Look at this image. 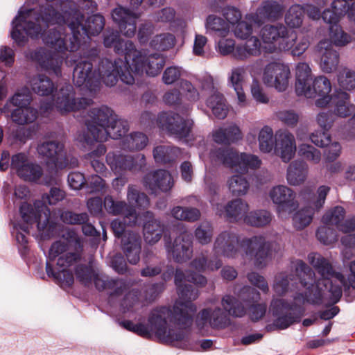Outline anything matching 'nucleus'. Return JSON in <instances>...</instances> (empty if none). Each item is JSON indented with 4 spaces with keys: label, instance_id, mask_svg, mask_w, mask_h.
<instances>
[{
    "label": "nucleus",
    "instance_id": "f257e3e1",
    "mask_svg": "<svg viewBox=\"0 0 355 355\" xmlns=\"http://www.w3.org/2000/svg\"><path fill=\"white\" fill-rule=\"evenodd\" d=\"M308 260L321 276L317 282L313 270L302 260L296 261L295 273L281 272L275 277L273 289L278 295L294 291L300 285L306 288L304 293H296L291 302L285 299L272 300L270 311L276 318L273 325L278 329H286L300 322L306 302L334 305L342 297L343 288L347 284L344 275L336 271L331 262L319 253L309 254Z\"/></svg>",
    "mask_w": 355,
    "mask_h": 355
},
{
    "label": "nucleus",
    "instance_id": "f03ea898",
    "mask_svg": "<svg viewBox=\"0 0 355 355\" xmlns=\"http://www.w3.org/2000/svg\"><path fill=\"white\" fill-rule=\"evenodd\" d=\"M100 50L91 48L83 54H73L71 61L74 64L73 82L78 87H83L90 91H96L101 81L108 87H112L120 79L127 85L134 84V78L130 71L122 72L124 62L121 58L114 61L108 58H99Z\"/></svg>",
    "mask_w": 355,
    "mask_h": 355
},
{
    "label": "nucleus",
    "instance_id": "7ed1b4c3",
    "mask_svg": "<svg viewBox=\"0 0 355 355\" xmlns=\"http://www.w3.org/2000/svg\"><path fill=\"white\" fill-rule=\"evenodd\" d=\"M177 293L181 301L176 302L173 309L166 306L154 309L149 322L159 336L182 340L185 336L183 329L190 327L193 323L196 306L192 302L198 298L199 291L187 284L178 288Z\"/></svg>",
    "mask_w": 355,
    "mask_h": 355
},
{
    "label": "nucleus",
    "instance_id": "20e7f679",
    "mask_svg": "<svg viewBox=\"0 0 355 355\" xmlns=\"http://www.w3.org/2000/svg\"><path fill=\"white\" fill-rule=\"evenodd\" d=\"M58 7L62 13L52 5H47L39 10L27 9L19 10L18 15L12 21L11 37L18 46H23L28 37L37 39L42 34V22L46 27L50 25H67L71 22L69 17H73L74 5L70 0H58Z\"/></svg>",
    "mask_w": 355,
    "mask_h": 355
},
{
    "label": "nucleus",
    "instance_id": "39448f33",
    "mask_svg": "<svg viewBox=\"0 0 355 355\" xmlns=\"http://www.w3.org/2000/svg\"><path fill=\"white\" fill-rule=\"evenodd\" d=\"M62 237V241H55L49 249L46 272L61 286H70L73 284L74 277L69 267L80 260L79 252L83 250V245L73 230H66Z\"/></svg>",
    "mask_w": 355,
    "mask_h": 355
},
{
    "label": "nucleus",
    "instance_id": "423d86ee",
    "mask_svg": "<svg viewBox=\"0 0 355 355\" xmlns=\"http://www.w3.org/2000/svg\"><path fill=\"white\" fill-rule=\"evenodd\" d=\"M19 211L24 223L15 224L13 233L15 234L19 252L24 258L29 252L27 236L32 225L36 224L39 234L43 239H49L55 236L60 225L51 219L50 209L40 200H35L33 205L28 202L21 203Z\"/></svg>",
    "mask_w": 355,
    "mask_h": 355
},
{
    "label": "nucleus",
    "instance_id": "0eeeda50",
    "mask_svg": "<svg viewBox=\"0 0 355 355\" xmlns=\"http://www.w3.org/2000/svg\"><path fill=\"white\" fill-rule=\"evenodd\" d=\"M43 42L57 52H53L44 47H38L31 50L27 58L35 62L37 67L50 74L57 77L62 76V65L64 57L58 53H65L67 51L75 52L78 49H72L71 46L75 40L71 33L69 40L67 36L60 31V28H53L47 32L40 35Z\"/></svg>",
    "mask_w": 355,
    "mask_h": 355
},
{
    "label": "nucleus",
    "instance_id": "6e6552de",
    "mask_svg": "<svg viewBox=\"0 0 355 355\" xmlns=\"http://www.w3.org/2000/svg\"><path fill=\"white\" fill-rule=\"evenodd\" d=\"M331 91L330 80L324 76H319L313 80L311 77V70L305 62L299 63L296 67L295 92L297 96H304L313 98L320 96L315 101V105L319 107L327 106L333 95H329Z\"/></svg>",
    "mask_w": 355,
    "mask_h": 355
},
{
    "label": "nucleus",
    "instance_id": "1a4fd4ad",
    "mask_svg": "<svg viewBox=\"0 0 355 355\" xmlns=\"http://www.w3.org/2000/svg\"><path fill=\"white\" fill-rule=\"evenodd\" d=\"M75 275L76 279L85 286H89L94 282L98 291H107L109 303L126 293L132 285L128 278H112L107 275H100L92 266L87 264L77 265Z\"/></svg>",
    "mask_w": 355,
    "mask_h": 355
},
{
    "label": "nucleus",
    "instance_id": "9d476101",
    "mask_svg": "<svg viewBox=\"0 0 355 355\" xmlns=\"http://www.w3.org/2000/svg\"><path fill=\"white\" fill-rule=\"evenodd\" d=\"M220 306L208 307L200 311L198 325L208 324L212 329H224L231 324L230 316L242 318L246 309L243 303L235 297L226 295L221 300Z\"/></svg>",
    "mask_w": 355,
    "mask_h": 355
},
{
    "label": "nucleus",
    "instance_id": "9b49d317",
    "mask_svg": "<svg viewBox=\"0 0 355 355\" xmlns=\"http://www.w3.org/2000/svg\"><path fill=\"white\" fill-rule=\"evenodd\" d=\"M258 141L261 152L270 153L275 149L285 163L289 162L295 154V139L289 132H277L274 137L272 129L266 125L259 131Z\"/></svg>",
    "mask_w": 355,
    "mask_h": 355
},
{
    "label": "nucleus",
    "instance_id": "f8f14e48",
    "mask_svg": "<svg viewBox=\"0 0 355 355\" xmlns=\"http://www.w3.org/2000/svg\"><path fill=\"white\" fill-rule=\"evenodd\" d=\"M37 153L40 157L45 159L46 165L52 170L50 175L44 177L42 183L45 185H51L56 183L55 178L53 173H56L58 169H63L69 165L75 166L78 163L76 158L69 161L64 146L58 141H46L38 145Z\"/></svg>",
    "mask_w": 355,
    "mask_h": 355
},
{
    "label": "nucleus",
    "instance_id": "ddd939ff",
    "mask_svg": "<svg viewBox=\"0 0 355 355\" xmlns=\"http://www.w3.org/2000/svg\"><path fill=\"white\" fill-rule=\"evenodd\" d=\"M139 225H130L123 219L115 218L110 224L114 236L121 239V249L128 260L132 265H136L140 260L141 250V241L140 236L132 232L125 230L126 226H139Z\"/></svg>",
    "mask_w": 355,
    "mask_h": 355
},
{
    "label": "nucleus",
    "instance_id": "4468645a",
    "mask_svg": "<svg viewBox=\"0 0 355 355\" xmlns=\"http://www.w3.org/2000/svg\"><path fill=\"white\" fill-rule=\"evenodd\" d=\"M210 157L216 162L220 163L229 168L238 167L242 173L248 169H256L261 166V161L258 156L245 153H239L238 151L227 147H219L212 149Z\"/></svg>",
    "mask_w": 355,
    "mask_h": 355
},
{
    "label": "nucleus",
    "instance_id": "2eb2a0df",
    "mask_svg": "<svg viewBox=\"0 0 355 355\" xmlns=\"http://www.w3.org/2000/svg\"><path fill=\"white\" fill-rule=\"evenodd\" d=\"M73 19L69 24V28L75 40L72 49H78L80 44V37L84 35L89 37L98 35L105 26V19L100 14L89 16L83 23L84 15L74 10Z\"/></svg>",
    "mask_w": 355,
    "mask_h": 355
},
{
    "label": "nucleus",
    "instance_id": "dca6fc26",
    "mask_svg": "<svg viewBox=\"0 0 355 355\" xmlns=\"http://www.w3.org/2000/svg\"><path fill=\"white\" fill-rule=\"evenodd\" d=\"M159 127L166 131L168 135L178 139H187L190 137L194 125L193 119L182 117L173 112H162L157 116Z\"/></svg>",
    "mask_w": 355,
    "mask_h": 355
},
{
    "label": "nucleus",
    "instance_id": "f3484780",
    "mask_svg": "<svg viewBox=\"0 0 355 355\" xmlns=\"http://www.w3.org/2000/svg\"><path fill=\"white\" fill-rule=\"evenodd\" d=\"M136 51L138 55L135 56V53H132L130 62L127 63V68L132 76H133L132 73L142 74L145 72L148 76L155 77L161 72L165 64V60L159 53L146 56L137 49ZM133 78L135 79V78Z\"/></svg>",
    "mask_w": 355,
    "mask_h": 355
},
{
    "label": "nucleus",
    "instance_id": "a211bd4d",
    "mask_svg": "<svg viewBox=\"0 0 355 355\" xmlns=\"http://www.w3.org/2000/svg\"><path fill=\"white\" fill-rule=\"evenodd\" d=\"M241 246L247 256L254 258V266L257 268L265 267L272 258V250L270 242L266 240L263 236H254L245 238L241 242Z\"/></svg>",
    "mask_w": 355,
    "mask_h": 355
},
{
    "label": "nucleus",
    "instance_id": "6ab92c4d",
    "mask_svg": "<svg viewBox=\"0 0 355 355\" xmlns=\"http://www.w3.org/2000/svg\"><path fill=\"white\" fill-rule=\"evenodd\" d=\"M53 101L55 108L61 114L84 110L93 103V101L88 98H76V93L71 85L62 87L56 93Z\"/></svg>",
    "mask_w": 355,
    "mask_h": 355
},
{
    "label": "nucleus",
    "instance_id": "aec40b11",
    "mask_svg": "<svg viewBox=\"0 0 355 355\" xmlns=\"http://www.w3.org/2000/svg\"><path fill=\"white\" fill-rule=\"evenodd\" d=\"M106 162L116 173H122L128 171L133 173L142 172L146 166V159L144 154L125 155L109 153Z\"/></svg>",
    "mask_w": 355,
    "mask_h": 355
},
{
    "label": "nucleus",
    "instance_id": "412c9836",
    "mask_svg": "<svg viewBox=\"0 0 355 355\" xmlns=\"http://www.w3.org/2000/svg\"><path fill=\"white\" fill-rule=\"evenodd\" d=\"M103 44L106 48H112L116 54L124 55L125 60H122L125 67L121 71L122 72L129 71L127 63L130 62V55H132L131 53H135V55H138L133 42L123 40L118 31L107 28L103 33Z\"/></svg>",
    "mask_w": 355,
    "mask_h": 355
},
{
    "label": "nucleus",
    "instance_id": "4be33fe9",
    "mask_svg": "<svg viewBox=\"0 0 355 355\" xmlns=\"http://www.w3.org/2000/svg\"><path fill=\"white\" fill-rule=\"evenodd\" d=\"M11 166L17 175L26 182L38 183L43 176L42 166L28 160L25 153H18L12 157Z\"/></svg>",
    "mask_w": 355,
    "mask_h": 355
},
{
    "label": "nucleus",
    "instance_id": "5701e85b",
    "mask_svg": "<svg viewBox=\"0 0 355 355\" xmlns=\"http://www.w3.org/2000/svg\"><path fill=\"white\" fill-rule=\"evenodd\" d=\"M164 241L166 251L174 261L183 263L191 259L193 253L191 235L181 234L175 239L173 243L171 241V236L165 235Z\"/></svg>",
    "mask_w": 355,
    "mask_h": 355
},
{
    "label": "nucleus",
    "instance_id": "b1692460",
    "mask_svg": "<svg viewBox=\"0 0 355 355\" xmlns=\"http://www.w3.org/2000/svg\"><path fill=\"white\" fill-rule=\"evenodd\" d=\"M290 70L281 63L271 62L266 65L263 72V81L266 85L274 87L279 92H284L288 85Z\"/></svg>",
    "mask_w": 355,
    "mask_h": 355
},
{
    "label": "nucleus",
    "instance_id": "393cba45",
    "mask_svg": "<svg viewBox=\"0 0 355 355\" xmlns=\"http://www.w3.org/2000/svg\"><path fill=\"white\" fill-rule=\"evenodd\" d=\"M112 17L120 32L125 37H132L135 35L136 23L139 17V14L130 8L119 6L112 10Z\"/></svg>",
    "mask_w": 355,
    "mask_h": 355
},
{
    "label": "nucleus",
    "instance_id": "a878e982",
    "mask_svg": "<svg viewBox=\"0 0 355 355\" xmlns=\"http://www.w3.org/2000/svg\"><path fill=\"white\" fill-rule=\"evenodd\" d=\"M142 182L144 187L153 194L159 191L166 193L172 189L174 184L171 173L164 169L148 173L143 178Z\"/></svg>",
    "mask_w": 355,
    "mask_h": 355
},
{
    "label": "nucleus",
    "instance_id": "bb28decb",
    "mask_svg": "<svg viewBox=\"0 0 355 355\" xmlns=\"http://www.w3.org/2000/svg\"><path fill=\"white\" fill-rule=\"evenodd\" d=\"M103 207L111 215H125V220L130 225H139L141 222L139 214L125 201L115 200L111 196H106L104 198Z\"/></svg>",
    "mask_w": 355,
    "mask_h": 355
},
{
    "label": "nucleus",
    "instance_id": "cd10ccee",
    "mask_svg": "<svg viewBox=\"0 0 355 355\" xmlns=\"http://www.w3.org/2000/svg\"><path fill=\"white\" fill-rule=\"evenodd\" d=\"M94 131V141L97 142H103L108 138L119 139L124 136L129 130L130 126L127 120L118 119L115 115L111 122L105 129L98 130L92 125H89Z\"/></svg>",
    "mask_w": 355,
    "mask_h": 355
},
{
    "label": "nucleus",
    "instance_id": "c85d7f7f",
    "mask_svg": "<svg viewBox=\"0 0 355 355\" xmlns=\"http://www.w3.org/2000/svg\"><path fill=\"white\" fill-rule=\"evenodd\" d=\"M295 193L286 186L275 187L270 191V197L277 205L278 211L291 213L298 206L295 200Z\"/></svg>",
    "mask_w": 355,
    "mask_h": 355
},
{
    "label": "nucleus",
    "instance_id": "c756f323",
    "mask_svg": "<svg viewBox=\"0 0 355 355\" xmlns=\"http://www.w3.org/2000/svg\"><path fill=\"white\" fill-rule=\"evenodd\" d=\"M116 114L114 111L106 105L94 107L88 112V119L85 121L88 134L92 136V140L94 141V131L89 125H92L98 130L105 129Z\"/></svg>",
    "mask_w": 355,
    "mask_h": 355
},
{
    "label": "nucleus",
    "instance_id": "7c9ffc66",
    "mask_svg": "<svg viewBox=\"0 0 355 355\" xmlns=\"http://www.w3.org/2000/svg\"><path fill=\"white\" fill-rule=\"evenodd\" d=\"M261 36L265 43H273L279 41L278 48L286 51L292 47V40L288 39L287 28L283 24L266 25L261 29Z\"/></svg>",
    "mask_w": 355,
    "mask_h": 355
},
{
    "label": "nucleus",
    "instance_id": "2f4dec72",
    "mask_svg": "<svg viewBox=\"0 0 355 355\" xmlns=\"http://www.w3.org/2000/svg\"><path fill=\"white\" fill-rule=\"evenodd\" d=\"M317 122L322 130L313 132L310 139L315 146L324 148L331 143L329 130L335 122V115L331 112H321L317 116Z\"/></svg>",
    "mask_w": 355,
    "mask_h": 355
},
{
    "label": "nucleus",
    "instance_id": "473e14b6",
    "mask_svg": "<svg viewBox=\"0 0 355 355\" xmlns=\"http://www.w3.org/2000/svg\"><path fill=\"white\" fill-rule=\"evenodd\" d=\"M141 223L143 224L144 237L146 243L155 244L162 238L164 232V225L155 218L154 214L150 211H145L141 214Z\"/></svg>",
    "mask_w": 355,
    "mask_h": 355
},
{
    "label": "nucleus",
    "instance_id": "72a5a7b5",
    "mask_svg": "<svg viewBox=\"0 0 355 355\" xmlns=\"http://www.w3.org/2000/svg\"><path fill=\"white\" fill-rule=\"evenodd\" d=\"M317 48L320 56V67L322 71L324 73L334 71L339 64V53L328 40L320 41Z\"/></svg>",
    "mask_w": 355,
    "mask_h": 355
},
{
    "label": "nucleus",
    "instance_id": "f704fd0d",
    "mask_svg": "<svg viewBox=\"0 0 355 355\" xmlns=\"http://www.w3.org/2000/svg\"><path fill=\"white\" fill-rule=\"evenodd\" d=\"M239 237L231 231H223L218 235L214 244L215 254L234 257L237 254Z\"/></svg>",
    "mask_w": 355,
    "mask_h": 355
},
{
    "label": "nucleus",
    "instance_id": "c9c22d12",
    "mask_svg": "<svg viewBox=\"0 0 355 355\" xmlns=\"http://www.w3.org/2000/svg\"><path fill=\"white\" fill-rule=\"evenodd\" d=\"M327 105L334 108V112L327 111V112L334 114L335 120L337 116L345 118L349 116L355 109V107L349 103V94L343 91H336Z\"/></svg>",
    "mask_w": 355,
    "mask_h": 355
},
{
    "label": "nucleus",
    "instance_id": "e433bc0d",
    "mask_svg": "<svg viewBox=\"0 0 355 355\" xmlns=\"http://www.w3.org/2000/svg\"><path fill=\"white\" fill-rule=\"evenodd\" d=\"M212 137L218 144H230L241 139V132L237 125H230L213 131Z\"/></svg>",
    "mask_w": 355,
    "mask_h": 355
},
{
    "label": "nucleus",
    "instance_id": "4c0bfd02",
    "mask_svg": "<svg viewBox=\"0 0 355 355\" xmlns=\"http://www.w3.org/2000/svg\"><path fill=\"white\" fill-rule=\"evenodd\" d=\"M207 278L201 274L192 270H182L176 268L174 274V282L177 289L187 284L186 282L193 283L195 285L203 287L207 284Z\"/></svg>",
    "mask_w": 355,
    "mask_h": 355
},
{
    "label": "nucleus",
    "instance_id": "58836bf2",
    "mask_svg": "<svg viewBox=\"0 0 355 355\" xmlns=\"http://www.w3.org/2000/svg\"><path fill=\"white\" fill-rule=\"evenodd\" d=\"M307 173V164L304 161L295 160L288 167L286 179L291 185H298L304 182Z\"/></svg>",
    "mask_w": 355,
    "mask_h": 355
},
{
    "label": "nucleus",
    "instance_id": "ea45409f",
    "mask_svg": "<svg viewBox=\"0 0 355 355\" xmlns=\"http://www.w3.org/2000/svg\"><path fill=\"white\" fill-rule=\"evenodd\" d=\"M206 105L216 118L223 119L227 116L228 105L225 96L220 92H215L209 95L206 101Z\"/></svg>",
    "mask_w": 355,
    "mask_h": 355
},
{
    "label": "nucleus",
    "instance_id": "a19ab883",
    "mask_svg": "<svg viewBox=\"0 0 355 355\" xmlns=\"http://www.w3.org/2000/svg\"><path fill=\"white\" fill-rule=\"evenodd\" d=\"M30 85L34 93L42 96H50L56 89L52 80L43 74L33 77L30 81Z\"/></svg>",
    "mask_w": 355,
    "mask_h": 355
},
{
    "label": "nucleus",
    "instance_id": "79ce46f5",
    "mask_svg": "<svg viewBox=\"0 0 355 355\" xmlns=\"http://www.w3.org/2000/svg\"><path fill=\"white\" fill-rule=\"evenodd\" d=\"M346 11L345 2L333 1L331 8L325 9L320 16L323 21L329 24L330 26L338 24L340 18L346 14Z\"/></svg>",
    "mask_w": 355,
    "mask_h": 355
},
{
    "label": "nucleus",
    "instance_id": "37998d69",
    "mask_svg": "<svg viewBox=\"0 0 355 355\" xmlns=\"http://www.w3.org/2000/svg\"><path fill=\"white\" fill-rule=\"evenodd\" d=\"M180 153L178 147L160 145L153 149V157L157 163L168 164L175 161Z\"/></svg>",
    "mask_w": 355,
    "mask_h": 355
},
{
    "label": "nucleus",
    "instance_id": "c03bdc74",
    "mask_svg": "<svg viewBox=\"0 0 355 355\" xmlns=\"http://www.w3.org/2000/svg\"><path fill=\"white\" fill-rule=\"evenodd\" d=\"M148 142L147 136L141 132H133L125 137L121 141L123 150L133 151L144 148Z\"/></svg>",
    "mask_w": 355,
    "mask_h": 355
},
{
    "label": "nucleus",
    "instance_id": "a18cd8bd",
    "mask_svg": "<svg viewBox=\"0 0 355 355\" xmlns=\"http://www.w3.org/2000/svg\"><path fill=\"white\" fill-rule=\"evenodd\" d=\"M282 14V7L276 1H263L257 10V17L259 21L277 19Z\"/></svg>",
    "mask_w": 355,
    "mask_h": 355
},
{
    "label": "nucleus",
    "instance_id": "49530a36",
    "mask_svg": "<svg viewBox=\"0 0 355 355\" xmlns=\"http://www.w3.org/2000/svg\"><path fill=\"white\" fill-rule=\"evenodd\" d=\"M227 219L230 222L237 221L243 218L248 210V205L241 199H235L230 202L225 207Z\"/></svg>",
    "mask_w": 355,
    "mask_h": 355
},
{
    "label": "nucleus",
    "instance_id": "de8ad7c7",
    "mask_svg": "<svg viewBox=\"0 0 355 355\" xmlns=\"http://www.w3.org/2000/svg\"><path fill=\"white\" fill-rule=\"evenodd\" d=\"M272 220V214L265 209L248 212L244 217V222L250 226L260 227L268 225Z\"/></svg>",
    "mask_w": 355,
    "mask_h": 355
},
{
    "label": "nucleus",
    "instance_id": "09e8293b",
    "mask_svg": "<svg viewBox=\"0 0 355 355\" xmlns=\"http://www.w3.org/2000/svg\"><path fill=\"white\" fill-rule=\"evenodd\" d=\"M127 199L130 206L135 209V207L139 209H146L150 205L148 196L141 192L134 185H129L128 187Z\"/></svg>",
    "mask_w": 355,
    "mask_h": 355
},
{
    "label": "nucleus",
    "instance_id": "8fccbe9b",
    "mask_svg": "<svg viewBox=\"0 0 355 355\" xmlns=\"http://www.w3.org/2000/svg\"><path fill=\"white\" fill-rule=\"evenodd\" d=\"M171 215L178 220L194 223L200 219L201 213L196 207L176 206L172 209Z\"/></svg>",
    "mask_w": 355,
    "mask_h": 355
},
{
    "label": "nucleus",
    "instance_id": "3c124183",
    "mask_svg": "<svg viewBox=\"0 0 355 355\" xmlns=\"http://www.w3.org/2000/svg\"><path fill=\"white\" fill-rule=\"evenodd\" d=\"M38 111L31 107H21L15 109L12 114V121L19 125L33 122L37 117Z\"/></svg>",
    "mask_w": 355,
    "mask_h": 355
},
{
    "label": "nucleus",
    "instance_id": "603ef678",
    "mask_svg": "<svg viewBox=\"0 0 355 355\" xmlns=\"http://www.w3.org/2000/svg\"><path fill=\"white\" fill-rule=\"evenodd\" d=\"M175 37L169 33L155 35L150 42V46L157 51H167L175 45Z\"/></svg>",
    "mask_w": 355,
    "mask_h": 355
},
{
    "label": "nucleus",
    "instance_id": "864d4df0",
    "mask_svg": "<svg viewBox=\"0 0 355 355\" xmlns=\"http://www.w3.org/2000/svg\"><path fill=\"white\" fill-rule=\"evenodd\" d=\"M243 70L240 68H234L232 70L231 76L229 78L230 83L236 93L239 103L245 102V95L243 89Z\"/></svg>",
    "mask_w": 355,
    "mask_h": 355
},
{
    "label": "nucleus",
    "instance_id": "5fc2aeb1",
    "mask_svg": "<svg viewBox=\"0 0 355 355\" xmlns=\"http://www.w3.org/2000/svg\"><path fill=\"white\" fill-rule=\"evenodd\" d=\"M304 10L299 4L293 5L289 8L285 15V22L291 28L300 27L304 19Z\"/></svg>",
    "mask_w": 355,
    "mask_h": 355
},
{
    "label": "nucleus",
    "instance_id": "6e6d98bb",
    "mask_svg": "<svg viewBox=\"0 0 355 355\" xmlns=\"http://www.w3.org/2000/svg\"><path fill=\"white\" fill-rule=\"evenodd\" d=\"M222 262L219 259L209 260L205 255L194 259L191 262V266L198 272H204L207 270H216L220 268Z\"/></svg>",
    "mask_w": 355,
    "mask_h": 355
},
{
    "label": "nucleus",
    "instance_id": "4d7b16f0",
    "mask_svg": "<svg viewBox=\"0 0 355 355\" xmlns=\"http://www.w3.org/2000/svg\"><path fill=\"white\" fill-rule=\"evenodd\" d=\"M228 185L232 195L236 196L245 195L249 189L248 182L241 175H232L228 180Z\"/></svg>",
    "mask_w": 355,
    "mask_h": 355
},
{
    "label": "nucleus",
    "instance_id": "13d9d810",
    "mask_svg": "<svg viewBox=\"0 0 355 355\" xmlns=\"http://www.w3.org/2000/svg\"><path fill=\"white\" fill-rule=\"evenodd\" d=\"M329 37L331 44L334 43L337 46H345L352 40L351 35L343 31L338 24L329 26Z\"/></svg>",
    "mask_w": 355,
    "mask_h": 355
},
{
    "label": "nucleus",
    "instance_id": "bf43d9fd",
    "mask_svg": "<svg viewBox=\"0 0 355 355\" xmlns=\"http://www.w3.org/2000/svg\"><path fill=\"white\" fill-rule=\"evenodd\" d=\"M206 28L208 31L218 33L220 36H225L230 29L229 25L223 18L214 15L207 17Z\"/></svg>",
    "mask_w": 355,
    "mask_h": 355
},
{
    "label": "nucleus",
    "instance_id": "052dcab7",
    "mask_svg": "<svg viewBox=\"0 0 355 355\" xmlns=\"http://www.w3.org/2000/svg\"><path fill=\"white\" fill-rule=\"evenodd\" d=\"M345 216V209L341 206H336L325 213L322 221L324 225H335L338 227Z\"/></svg>",
    "mask_w": 355,
    "mask_h": 355
},
{
    "label": "nucleus",
    "instance_id": "680f3d73",
    "mask_svg": "<svg viewBox=\"0 0 355 355\" xmlns=\"http://www.w3.org/2000/svg\"><path fill=\"white\" fill-rule=\"evenodd\" d=\"M176 12L174 8L166 7L158 10L155 13L156 21L161 23H168L171 27L180 26L182 21L175 17Z\"/></svg>",
    "mask_w": 355,
    "mask_h": 355
},
{
    "label": "nucleus",
    "instance_id": "e2e57ef3",
    "mask_svg": "<svg viewBox=\"0 0 355 355\" xmlns=\"http://www.w3.org/2000/svg\"><path fill=\"white\" fill-rule=\"evenodd\" d=\"M313 214V210L310 207L300 209L293 218L294 227L302 230L309 225L312 221Z\"/></svg>",
    "mask_w": 355,
    "mask_h": 355
},
{
    "label": "nucleus",
    "instance_id": "0e129e2a",
    "mask_svg": "<svg viewBox=\"0 0 355 355\" xmlns=\"http://www.w3.org/2000/svg\"><path fill=\"white\" fill-rule=\"evenodd\" d=\"M298 155L303 159L315 164H318L321 159L320 151L307 144H302L299 146Z\"/></svg>",
    "mask_w": 355,
    "mask_h": 355
},
{
    "label": "nucleus",
    "instance_id": "69168bd1",
    "mask_svg": "<svg viewBox=\"0 0 355 355\" xmlns=\"http://www.w3.org/2000/svg\"><path fill=\"white\" fill-rule=\"evenodd\" d=\"M60 220L68 225H81L88 222L89 217L87 213H76L69 210L62 211L60 215Z\"/></svg>",
    "mask_w": 355,
    "mask_h": 355
},
{
    "label": "nucleus",
    "instance_id": "338daca9",
    "mask_svg": "<svg viewBox=\"0 0 355 355\" xmlns=\"http://www.w3.org/2000/svg\"><path fill=\"white\" fill-rule=\"evenodd\" d=\"M316 237L323 244L329 245L337 241L338 235L334 227L324 225L318 228Z\"/></svg>",
    "mask_w": 355,
    "mask_h": 355
},
{
    "label": "nucleus",
    "instance_id": "774afa93",
    "mask_svg": "<svg viewBox=\"0 0 355 355\" xmlns=\"http://www.w3.org/2000/svg\"><path fill=\"white\" fill-rule=\"evenodd\" d=\"M338 83L341 88L352 90L355 88V71L343 69L338 74Z\"/></svg>",
    "mask_w": 355,
    "mask_h": 355
}]
</instances>
